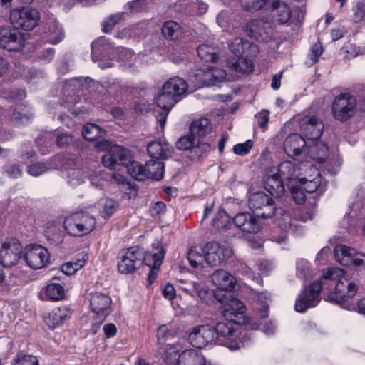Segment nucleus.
Instances as JSON below:
<instances>
[{"label": "nucleus", "mask_w": 365, "mask_h": 365, "mask_svg": "<svg viewBox=\"0 0 365 365\" xmlns=\"http://www.w3.org/2000/svg\"><path fill=\"white\" fill-rule=\"evenodd\" d=\"M51 165L46 163H37L31 165L28 168V173L33 176H38L50 168Z\"/></svg>", "instance_id": "13d9d810"}, {"label": "nucleus", "mask_w": 365, "mask_h": 365, "mask_svg": "<svg viewBox=\"0 0 365 365\" xmlns=\"http://www.w3.org/2000/svg\"><path fill=\"white\" fill-rule=\"evenodd\" d=\"M148 153L153 158L166 159L172 156L173 148L163 138H159L149 143L147 145Z\"/></svg>", "instance_id": "4be33fe9"}, {"label": "nucleus", "mask_w": 365, "mask_h": 365, "mask_svg": "<svg viewBox=\"0 0 365 365\" xmlns=\"http://www.w3.org/2000/svg\"><path fill=\"white\" fill-rule=\"evenodd\" d=\"M257 300L259 305L257 309H261L262 311L261 317H266L267 316L269 302L271 300L269 293L267 292L258 293L257 295Z\"/></svg>", "instance_id": "864d4df0"}, {"label": "nucleus", "mask_w": 365, "mask_h": 365, "mask_svg": "<svg viewBox=\"0 0 365 365\" xmlns=\"http://www.w3.org/2000/svg\"><path fill=\"white\" fill-rule=\"evenodd\" d=\"M125 16V13L124 12H120L112 15L105 21L103 26V31L108 33L117 23L124 18Z\"/></svg>", "instance_id": "4d7b16f0"}, {"label": "nucleus", "mask_w": 365, "mask_h": 365, "mask_svg": "<svg viewBox=\"0 0 365 365\" xmlns=\"http://www.w3.org/2000/svg\"><path fill=\"white\" fill-rule=\"evenodd\" d=\"M215 334L213 327L207 324L199 325L191 329L188 339L194 347L202 349L208 344H216Z\"/></svg>", "instance_id": "f8f14e48"}, {"label": "nucleus", "mask_w": 365, "mask_h": 365, "mask_svg": "<svg viewBox=\"0 0 365 365\" xmlns=\"http://www.w3.org/2000/svg\"><path fill=\"white\" fill-rule=\"evenodd\" d=\"M212 280L218 289L225 291H232L236 284L235 277L223 269L215 271L212 275Z\"/></svg>", "instance_id": "a878e982"}, {"label": "nucleus", "mask_w": 365, "mask_h": 365, "mask_svg": "<svg viewBox=\"0 0 365 365\" xmlns=\"http://www.w3.org/2000/svg\"><path fill=\"white\" fill-rule=\"evenodd\" d=\"M210 130V122L207 118H201L193 120L190 127V133L196 138L203 136Z\"/></svg>", "instance_id": "c03bdc74"}, {"label": "nucleus", "mask_w": 365, "mask_h": 365, "mask_svg": "<svg viewBox=\"0 0 365 365\" xmlns=\"http://www.w3.org/2000/svg\"><path fill=\"white\" fill-rule=\"evenodd\" d=\"M145 179L160 180L164 173V163L157 160H148L145 165Z\"/></svg>", "instance_id": "72a5a7b5"}, {"label": "nucleus", "mask_w": 365, "mask_h": 365, "mask_svg": "<svg viewBox=\"0 0 365 365\" xmlns=\"http://www.w3.org/2000/svg\"><path fill=\"white\" fill-rule=\"evenodd\" d=\"M232 249L227 242H207L200 253L195 248H191L187 253V260L191 267L203 269L205 263L210 267L222 265L232 255Z\"/></svg>", "instance_id": "f03ea898"}, {"label": "nucleus", "mask_w": 365, "mask_h": 365, "mask_svg": "<svg viewBox=\"0 0 365 365\" xmlns=\"http://www.w3.org/2000/svg\"><path fill=\"white\" fill-rule=\"evenodd\" d=\"M213 226L220 230H226L230 225L229 215L225 210H220L212 220Z\"/></svg>", "instance_id": "8fccbe9b"}, {"label": "nucleus", "mask_w": 365, "mask_h": 365, "mask_svg": "<svg viewBox=\"0 0 365 365\" xmlns=\"http://www.w3.org/2000/svg\"><path fill=\"white\" fill-rule=\"evenodd\" d=\"M323 53L322 45L320 43H317L312 46L311 48L310 56L312 61V63H317L319 60V56Z\"/></svg>", "instance_id": "69168bd1"}, {"label": "nucleus", "mask_w": 365, "mask_h": 365, "mask_svg": "<svg viewBox=\"0 0 365 365\" xmlns=\"http://www.w3.org/2000/svg\"><path fill=\"white\" fill-rule=\"evenodd\" d=\"M229 48L230 51L235 55V56L245 54L255 56L258 51L257 45L251 43L247 40L240 37L234 38L230 43Z\"/></svg>", "instance_id": "393cba45"}, {"label": "nucleus", "mask_w": 365, "mask_h": 365, "mask_svg": "<svg viewBox=\"0 0 365 365\" xmlns=\"http://www.w3.org/2000/svg\"><path fill=\"white\" fill-rule=\"evenodd\" d=\"M71 315V310L65 307H57L49 312L46 323L50 328H55L68 320Z\"/></svg>", "instance_id": "cd10ccee"}, {"label": "nucleus", "mask_w": 365, "mask_h": 365, "mask_svg": "<svg viewBox=\"0 0 365 365\" xmlns=\"http://www.w3.org/2000/svg\"><path fill=\"white\" fill-rule=\"evenodd\" d=\"M312 272L311 264L305 259L300 258L296 261V274L297 277L305 279L310 277Z\"/></svg>", "instance_id": "09e8293b"}, {"label": "nucleus", "mask_w": 365, "mask_h": 365, "mask_svg": "<svg viewBox=\"0 0 365 365\" xmlns=\"http://www.w3.org/2000/svg\"><path fill=\"white\" fill-rule=\"evenodd\" d=\"M64 37L63 29L59 26L55 19H51L47 24V41L52 43H59Z\"/></svg>", "instance_id": "e433bc0d"}, {"label": "nucleus", "mask_w": 365, "mask_h": 365, "mask_svg": "<svg viewBox=\"0 0 365 365\" xmlns=\"http://www.w3.org/2000/svg\"><path fill=\"white\" fill-rule=\"evenodd\" d=\"M267 0H240L242 9L245 11H259L262 9Z\"/></svg>", "instance_id": "6e6d98bb"}, {"label": "nucleus", "mask_w": 365, "mask_h": 365, "mask_svg": "<svg viewBox=\"0 0 365 365\" xmlns=\"http://www.w3.org/2000/svg\"><path fill=\"white\" fill-rule=\"evenodd\" d=\"M163 36L168 40H176L182 34L181 26L175 21H165L161 29Z\"/></svg>", "instance_id": "c9c22d12"}, {"label": "nucleus", "mask_w": 365, "mask_h": 365, "mask_svg": "<svg viewBox=\"0 0 365 365\" xmlns=\"http://www.w3.org/2000/svg\"><path fill=\"white\" fill-rule=\"evenodd\" d=\"M175 360L178 365H198L203 361V358L196 350L187 349L180 353Z\"/></svg>", "instance_id": "f704fd0d"}, {"label": "nucleus", "mask_w": 365, "mask_h": 365, "mask_svg": "<svg viewBox=\"0 0 365 365\" xmlns=\"http://www.w3.org/2000/svg\"><path fill=\"white\" fill-rule=\"evenodd\" d=\"M102 163L105 167L111 170L125 168L128 173L137 180H145V166L134 161L130 152L120 145L111 147L110 152L102 157Z\"/></svg>", "instance_id": "7ed1b4c3"}, {"label": "nucleus", "mask_w": 365, "mask_h": 365, "mask_svg": "<svg viewBox=\"0 0 365 365\" xmlns=\"http://www.w3.org/2000/svg\"><path fill=\"white\" fill-rule=\"evenodd\" d=\"M147 3V0H134L128 2V6L132 12H139L146 7Z\"/></svg>", "instance_id": "0e129e2a"}, {"label": "nucleus", "mask_w": 365, "mask_h": 365, "mask_svg": "<svg viewBox=\"0 0 365 365\" xmlns=\"http://www.w3.org/2000/svg\"><path fill=\"white\" fill-rule=\"evenodd\" d=\"M197 52L199 58L205 62H215L218 59L217 48L212 46L202 44Z\"/></svg>", "instance_id": "79ce46f5"}, {"label": "nucleus", "mask_w": 365, "mask_h": 365, "mask_svg": "<svg viewBox=\"0 0 365 365\" xmlns=\"http://www.w3.org/2000/svg\"><path fill=\"white\" fill-rule=\"evenodd\" d=\"M226 77L224 70L205 66L196 69L191 75L190 81L195 88L203 86H215L223 81Z\"/></svg>", "instance_id": "423d86ee"}, {"label": "nucleus", "mask_w": 365, "mask_h": 365, "mask_svg": "<svg viewBox=\"0 0 365 365\" xmlns=\"http://www.w3.org/2000/svg\"><path fill=\"white\" fill-rule=\"evenodd\" d=\"M45 293L48 299L51 301L61 300L65 295L63 287L58 283H52L47 285Z\"/></svg>", "instance_id": "49530a36"}, {"label": "nucleus", "mask_w": 365, "mask_h": 365, "mask_svg": "<svg viewBox=\"0 0 365 365\" xmlns=\"http://www.w3.org/2000/svg\"><path fill=\"white\" fill-rule=\"evenodd\" d=\"M300 129L307 139L315 140L322 135L324 125L322 120L315 116L306 117L300 123Z\"/></svg>", "instance_id": "aec40b11"}, {"label": "nucleus", "mask_w": 365, "mask_h": 365, "mask_svg": "<svg viewBox=\"0 0 365 365\" xmlns=\"http://www.w3.org/2000/svg\"><path fill=\"white\" fill-rule=\"evenodd\" d=\"M164 90L171 93L175 98L184 95L187 89V82L179 77H174L167 81L163 86Z\"/></svg>", "instance_id": "c756f323"}, {"label": "nucleus", "mask_w": 365, "mask_h": 365, "mask_svg": "<svg viewBox=\"0 0 365 365\" xmlns=\"http://www.w3.org/2000/svg\"><path fill=\"white\" fill-rule=\"evenodd\" d=\"M164 255L165 250L159 242L157 244H153L152 250L145 254L144 257V263L150 267V271L148 276V282L150 283H152L155 279L157 270L161 265Z\"/></svg>", "instance_id": "dca6fc26"}, {"label": "nucleus", "mask_w": 365, "mask_h": 365, "mask_svg": "<svg viewBox=\"0 0 365 365\" xmlns=\"http://www.w3.org/2000/svg\"><path fill=\"white\" fill-rule=\"evenodd\" d=\"M248 206L255 215L264 219L272 217L277 210L273 199L262 191L249 194Z\"/></svg>", "instance_id": "20e7f679"}, {"label": "nucleus", "mask_w": 365, "mask_h": 365, "mask_svg": "<svg viewBox=\"0 0 365 365\" xmlns=\"http://www.w3.org/2000/svg\"><path fill=\"white\" fill-rule=\"evenodd\" d=\"M180 283V289L191 296H197L202 300L206 299L207 289L202 286L201 283L194 281H187L185 279H181Z\"/></svg>", "instance_id": "7c9ffc66"}, {"label": "nucleus", "mask_w": 365, "mask_h": 365, "mask_svg": "<svg viewBox=\"0 0 365 365\" xmlns=\"http://www.w3.org/2000/svg\"><path fill=\"white\" fill-rule=\"evenodd\" d=\"M353 18L355 22H361L365 17V4L357 2L352 9Z\"/></svg>", "instance_id": "052dcab7"}, {"label": "nucleus", "mask_w": 365, "mask_h": 365, "mask_svg": "<svg viewBox=\"0 0 365 365\" xmlns=\"http://www.w3.org/2000/svg\"><path fill=\"white\" fill-rule=\"evenodd\" d=\"M233 222L239 229L245 232L257 233L262 228L260 221L248 212L237 214L233 218Z\"/></svg>", "instance_id": "a211bd4d"}, {"label": "nucleus", "mask_w": 365, "mask_h": 365, "mask_svg": "<svg viewBox=\"0 0 365 365\" xmlns=\"http://www.w3.org/2000/svg\"><path fill=\"white\" fill-rule=\"evenodd\" d=\"M176 148L179 150H187L193 149L197 154L200 149H207L208 146L206 144H200L198 139L190 133L188 135H185L178 139L176 142Z\"/></svg>", "instance_id": "2f4dec72"}, {"label": "nucleus", "mask_w": 365, "mask_h": 365, "mask_svg": "<svg viewBox=\"0 0 365 365\" xmlns=\"http://www.w3.org/2000/svg\"><path fill=\"white\" fill-rule=\"evenodd\" d=\"M216 336V344L223 345L230 350L239 349L242 344L236 341L238 336V331L236 324L230 322H220L213 327Z\"/></svg>", "instance_id": "0eeeda50"}, {"label": "nucleus", "mask_w": 365, "mask_h": 365, "mask_svg": "<svg viewBox=\"0 0 365 365\" xmlns=\"http://www.w3.org/2000/svg\"><path fill=\"white\" fill-rule=\"evenodd\" d=\"M21 249L20 243L15 240L4 242L0 249V264L4 267L15 265L20 259Z\"/></svg>", "instance_id": "2eb2a0df"}, {"label": "nucleus", "mask_w": 365, "mask_h": 365, "mask_svg": "<svg viewBox=\"0 0 365 365\" xmlns=\"http://www.w3.org/2000/svg\"><path fill=\"white\" fill-rule=\"evenodd\" d=\"M25 45L24 34L18 29L2 28L0 29V46L9 51H19Z\"/></svg>", "instance_id": "ddd939ff"}, {"label": "nucleus", "mask_w": 365, "mask_h": 365, "mask_svg": "<svg viewBox=\"0 0 365 365\" xmlns=\"http://www.w3.org/2000/svg\"><path fill=\"white\" fill-rule=\"evenodd\" d=\"M100 205L102 207L101 214L104 218L110 217V215L115 211L116 203L111 199H102L100 202Z\"/></svg>", "instance_id": "5fc2aeb1"}, {"label": "nucleus", "mask_w": 365, "mask_h": 365, "mask_svg": "<svg viewBox=\"0 0 365 365\" xmlns=\"http://www.w3.org/2000/svg\"><path fill=\"white\" fill-rule=\"evenodd\" d=\"M73 141V138L71 135L68 133H61L57 136L56 143L61 147L63 148L71 143Z\"/></svg>", "instance_id": "774afa93"}, {"label": "nucleus", "mask_w": 365, "mask_h": 365, "mask_svg": "<svg viewBox=\"0 0 365 365\" xmlns=\"http://www.w3.org/2000/svg\"><path fill=\"white\" fill-rule=\"evenodd\" d=\"M250 55H242L232 58L227 61V66L237 73H250L253 69V63Z\"/></svg>", "instance_id": "c85d7f7f"}, {"label": "nucleus", "mask_w": 365, "mask_h": 365, "mask_svg": "<svg viewBox=\"0 0 365 365\" xmlns=\"http://www.w3.org/2000/svg\"><path fill=\"white\" fill-rule=\"evenodd\" d=\"M246 32L257 41L267 42L273 36L272 23L264 19H255L247 24Z\"/></svg>", "instance_id": "9b49d317"}, {"label": "nucleus", "mask_w": 365, "mask_h": 365, "mask_svg": "<svg viewBox=\"0 0 365 365\" xmlns=\"http://www.w3.org/2000/svg\"><path fill=\"white\" fill-rule=\"evenodd\" d=\"M258 125L263 130H264L268 124L269 119V112L266 110H263L258 113L255 115Z\"/></svg>", "instance_id": "e2e57ef3"}, {"label": "nucleus", "mask_w": 365, "mask_h": 365, "mask_svg": "<svg viewBox=\"0 0 365 365\" xmlns=\"http://www.w3.org/2000/svg\"><path fill=\"white\" fill-rule=\"evenodd\" d=\"M344 270L339 267L329 269L322 278L313 282L298 297L295 303V310L304 312L307 309L317 305L320 302V292L329 285V282L337 281L334 291L325 298L328 302L340 304L341 307L350 310L354 307L346 302V299L353 297L358 292L359 284L344 277Z\"/></svg>", "instance_id": "f257e3e1"}, {"label": "nucleus", "mask_w": 365, "mask_h": 365, "mask_svg": "<svg viewBox=\"0 0 365 365\" xmlns=\"http://www.w3.org/2000/svg\"><path fill=\"white\" fill-rule=\"evenodd\" d=\"M64 228L66 232L73 236H83L85 235L81 229V226L78 222L76 212L66 216L64 220Z\"/></svg>", "instance_id": "58836bf2"}, {"label": "nucleus", "mask_w": 365, "mask_h": 365, "mask_svg": "<svg viewBox=\"0 0 365 365\" xmlns=\"http://www.w3.org/2000/svg\"><path fill=\"white\" fill-rule=\"evenodd\" d=\"M78 222L81 226V229L85 235L89 234L96 227V220L95 217L83 211L76 212Z\"/></svg>", "instance_id": "a19ab883"}, {"label": "nucleus", "mask_w": 365, "mask_h": 365, "mask_svg": "<svg viewBox=\"0 0 365 365\" xmlns=\"http://www.w3.org/2000/svg\"><path fill=\"white\" fill-rule=\"evenodd\" d=\"M304 138L299 134L293 133L287 136L284 141V150L291 157L299 155L306 146Z\"/></svg>", "instance_id": "b1692460"}, {"label": "nucleus", "mask_w": 365, "mask_h": 365, "mask_svg": "<svg viewBox=\"0 0 365 365\" xmlns=\"http://www.w3.org/2000/svg\"><path fill=\"white\" fill-rule=\"evenodd\" d=\"M271 8L272 17L276 22L285 24L290 19L291 11L286 3L279 0H273Z\"/></svg>", "instance_id": "bb28decb"}, {"label": "nucleus", "mask_w": 365, "mask_h": 365, "mask_svg": "<svg viewBox=\"0 0 365 365\" xmlns=\"http://www.w3.org/2000/svg\"><path fill=\"white\" fill-rule=\"evenodd\" d=\"M88 257L87 254L81 253L78 256V257L76 259H74L70 262L71 263L72 266L77 272L78 270L81 269L85 265L86 262L88 260Z\"/></svg>", "instance_id": "338daca9"}, {"label": "nucleus", "mask_w": 365, "mask_h": 365, "mask_svg": "<svg viewBox=\"0 0 365 365\" xmlns=\"http://www.w3.org/2000/svg\"><path fill=\"white\" fill-rule=\"evenodd\" d=\"M82 135L85 139L93 141L98 138L103 137L105 131L96 124L87 123L83 128Z\"/></svg>", "instance_id": "a18cd8bd"}, {"label": "nucleus", "mask_w": 365, "mask_h": 365, "mask_svg": "<svg viewBox=\"0 0 365 365\" xmlns=\"http://www.w3.org/2000/svg\"><path fill=\"white\" fill-rule=\"evenodd\" d=\"M356 106L354 96L347 93H341L333 101V116L337 120L346 121L355 115Z\"/></svg>", "instance_id": "6e6552de"}, {"label": "nucleus", "mask_w": 365, "mask_h": 365, "mask_svg": "<svg viewBox=\"0 0 365 365\" xmlns=\"http://www.w3.org/2000/svg\"><path fill=\"white\" fill-rule=\"evenodd\" d=\"M307 166H309L307 163L295 160L283 161L278 166L279 177L283 180H298L302 175L301 170Z\"/></svg>", "instance_id": "6ab92c4d"}, {"label": "nucleus", "mask_w": 365, "mask_h": 365, "mask_svg": "<svg viewBox=\"0 0 365 365\" xmlns=\"http://www.w3.org/2000/svg\"><path fill=\"white\" fill-rule=\"evenodd\" d=\"M280 216L277 217V224L280 230L284 233H293L297 231L296 220H293L290 212L280 210Z\"/></svg>", "instance_id": "473e14b6"}, {"label": "nucleus", "mask_w": 365, "mask_h": 365, "mask_svg": "<svg viewBox=\"0 0 365 365\" xmlns=\"http://www.w3.org/2000/svg\"><path fill=\"white\" fill-rule=\"evenodd\" d=\"M252 146V141L251 140H247L245 143H238L234 145L233 152L238 155H245L250 151Z\"/></svg>", "instance_id": "bf43d9fd"}, {"label": "nucleus", "mask_w": 365, "mask_h": 365, "mask_svg": "<svg viewBox=\"0 0 365 365\" xmlns=\"http://www.w3.org/2000/svg\"><path fill=\"white\" fill-rule=\"evenodd\" d=\"M115 53L118 56V61L123 62L130 61L134 57L133 51L124 47H118Z\"/></svg>", "instance_id": "680f3d73"}, {"label": "nucleus", "mask_w": 365, "mask_h": 365, "mask_svg": "<svg viewBox=\"0 0 365 365\" xmlns=\"http://www.w3.org/2000/svg\"><path fill=\"white\" fill-rule=\"evenodd\" d=\"M89 300L92 312L104 319L109 313L111 298L102 292H95L90 294Z\"/></svg>", "instance_id": "f3484780"}, {"label": "nucleus", "mask_w": 365, "mask_h": 365, "mask_svg": "<svg viewBox=\"0 0 365 365\" xmlns=\"http://www.w3.org/2000/svg\"><path fill=\"white\" fill-rule=\"evenodd\" d=\"M68 183L76 187L84 182L83 172L78 168H71L67 172Z\"/></svg>", "instance_id": "3c124183"}, {"label": "nucleus", "mask_w": 365, "mask_h": 365, "mask_svg": "<svg viewBox=\"0 0 365 365\" xmlns=\"http://www.w3.org/2000/svg\"><path fill=\"white\" fill-rule=\"evenodd\" d=\"M245 307L238 299L230 297L226 300L222 307V314L226 321H230L236 324L245 322Z\"/></svg>", "instance_id": "4468645a"}, {"label": "nucleus", "mask_w": 365, "mask_h": 365, "mask_svg": "<svg viewBox=\"0 0 365 365\" xmlns=\"http://www.w3.org/2000/svg\"><path fill=\"white\" fill-rule=\"evenodd\" d=\"M24 259L29 267L38 269L45 267L48 263L49 253L41 245H29L25 249Z\"/></svg>", "instance_id": "9d476101"}, {"label": "nucleus", "mask_w": 365, "mask_h": 365, "mask_svg": "<svg viewBox=\"0 0 365 365\" xmlns=\"http://www.w3.org/2000/svg\"><path fill=\"white\" fill-rule=\"evenodd\" d=\"M283 180L276 175L269 176L265 182L264 187L274 197H280L284 191Z\"/></svg>", "instance_id": "4c0bfd02"}, {"label": "nucleus", "mask_w": 365, "mask_h": 365, "mask_svg": "<svg viewBox=\"0 0 365 365\" xmlns=\"http://www.w3.org/2000/svg\"><path fill=\"white\" fill-rule=\"evenodd\" d=\"M145 255L138 247H131L120 252L117 260L118 270L122 274L134 272L144 262Z\"/></svg>", "instance_id": "39448f33"}, {"label": "nucleus", "mask_w": 365, "mask_h": 365, "mask_svg": "<svg viewBox=\"0 0 365 365\" xmlns=\"http://www.w3.org/2000/svg\"><path fill=\"white\" fill-rule=\"evenodd\" d=\"M12 365H39V364L36 356L20 351L14 357Z\"/></svg>", "instance_id": "603ef678"}, {"label": "nucleus", "mask_w": 365, "mask_h": 365, "mask_svg": "<svg viewBox=\"0 0 365 365\" xmlns=\"http://www.w3.org/2000/svg\"><path fill=\"white\" fill-rule=\"evenodd\" d=\"M309 153L315 161L322 163L327 158L328 148L325 144L318 143L311 146Z\"/></svg>", "instance_id": "de8ad7c7"}, {"label": "nucleus", "mask_w": 365, "mask_h": 365, "mask_svg": "<svg viewBox=\"0 0 365 365\" xmlns=\"http://www.w3.org/2000/svg\"><path fill=\"white\" fill-rule=\"evenodd\" d=\"M178 101V98H175L171 93L164 90L163 88H162L161 93L155 98L157 106L163 110L158 119L160 126L163 129L165 125L166 118L169 112Z\"/></svg>", "instance_id": "412c9836"}, {"label": "nucleus", "mask_w": 365, "mask_h": 365, "mask_svg": "<svg viewBox=\"0 0 365 365\" xmlns=\"http://www.w3.org/2000/svg\"><path fill=\"white\" fill-rule=\"evenodd\" d=\"M39 20V12L30 7L14 9L10 14L11 23L18 30H32L38 25Z\"/></svg>", "instance_id": "1a4fd4ad"}, {"label": "nucleus", "mask_w": 365, "mask_h": 365, "mask_svg": "<svg viewBox=\"0 0 365 365\" xmlns=\"http://www.w3.org/2000/svg\"><path fill=\"white\" fill-rule=\"evenodd\" d=\"M311 170L316 173V176L313 179L305 177H299L298 179L301 183L302 188L308 193H312L317 190L321 183V176L317 170L311 165Z\"/></svg>", "instance_id": "ea45409f"}, {"label": "nucleus", "mask_w": 365, "mask_h": 365, "mask_svg": "<svg viewBox=\"0 0 365 365\" xmlns=\"http://www.w3.org/2000/svg\"><path fill=\"white\" fill-rule=\"evenodd\" d=\"M178 334V328L171 324H163L157 331V339L159 343H164L167 340L175 337Z\"/></svg>", "instance_id": "37998d69"}, {"label": "nucleus", "mask_w": 365, "mask_h": 365, "mask_svg": "<svg viewBox=\"0 0 365 365\" xmlns=\"http://www.w3.org/2000/svg\"><path fill=\"white\" fill-rule=\"evenodd\" d=\"M359 255H361V252L346 245H339L334 248L336 260L343 266L356 267Z\"/></svg>", "instance_id": "5701e85b"}]
</instances>
